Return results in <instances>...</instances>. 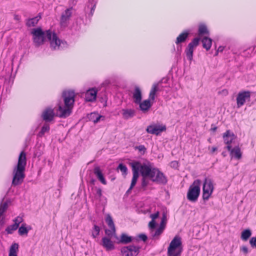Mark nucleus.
I'll list each match as a JSON object with an SVG mask.
<instances>
[{"label": "nucleus", "mask_w": 256, "mask_h": 256, "mask_svg": "<svg viewBox=\"0 0 256 256\" xmlns=\"http://www.w3.org/2000/svg\"><path fill=\"white\" fill-rule=\"evenodd\" d=\"M132 172V178L130 188L126 192V194L130 192L131 190L135 186L139 177V172L142 177H148L150 179L152 177L154 167H152L149 162L142 164L139 162H134L131 164Z\"/></svg>", "instance_id": "obj_1"}, {"label": "nucleus", "mask_w": 256, "mask_h": 256, "mask_svg": "<svg viewBox=\"0 0 256 256\" xmlns=\"http://www.w3.org/2000/svg\"><path fill=\"white\" fill-rule=\"evenodd\" d=\"M26 164V154L22 151L18 158L17 164L12 170V186H16L21 184L25 178V169Z\"/></svg>", "instance_id": "obj_2"}, {"label": "nucleus", "mask_w": 256, "mask_h": 256, "mask_svg": "<svg viewBox=\"0 0 256 256\" xmlns=\"http://www.w3.org/2000/svg\"><path fill=\"white\" fill-rule=\"evenodd\" d=\"M62 97L64 106H63L60 104H58V111L59 114L58 116L60 118H66L70 116L72 112L76 94L74 90H66L62 92Z\"/></svg>", "instance_id": "obj_3"}, {"label": "nucleus", "mask_w": 256, "mask_h": 256, "mask_svg": "<svg viewBox=\"0 0 256 256\" xmlns=\"http://www.w3.org/2000/svg\"><path fill=\"white\" fill-rule=\"evenodd\" d=\"M183 250L182 238L179 236H175L170 242L168 248V256H181Z\"/></svg>", "instance_id": "obj_4"}, {"label": "nucleus", "mask_w": 256, "mask_h": 256, "mask_svg": "<svg viewBox=\"0 0 256 256\" xmlns=\"http://www.w3.org/2000/svg\"><path fill=\"white\" fill-rule=\"evenodd\" d=\"M200 184L201 181L198 179L190 186L186 196L189 201L194 202L198 200L200 192Z\"/></svg>", "instance_id": "obj_5"}, {"label": "nucleus", "mask_w": 256, "mask_h": 256, "mask_svg": "<svg viewBox=\"0 0 256 256\" xmlns=\"http://www.w3.org/2000/svg\"><path fill=\"white\" fill-rule=\"evenodd\" d=\"M214 190L212 180L208 178H205L202 186V199L208 200L212 196Z\"/></svg>", "instance_id": "obj_6"}, {"label": "nucleus", "mask_w": 256, "mask_h": 256, "mask_svg": "<svg viewBox=\"0 0 256 256\" xmlns=\"http://www.w3.org/2000/svg\"><path fill=\"white\" fill-rule=\"evenodd\" d=\"M31 34H32L33 42L36 46H39L44 44L45 34L40 28L32 29Z\"/></svg>", "instance_id": "obj_7"}, {"label": "nucleus", "mask_w": 256, "mask_h": 256, "mask_svg": "<svg viewBox=\"0 0 256 256\" xmlns=\"http://www.w3.org/2000/svg\"><path fill=\"white\" fill-rule=\"evenodd\" d=\"M122 256H136L140 251V247L138 246L130 244L121 248Z\"/></svg>", "instance_id": "obj_8"}, {"label": "nucleus", "mask_w": 256, "mask_h": 256, "mask_svg": "<svg viewBox=\"0 0 256 256\" xmlns=\"http://www.w3.org/2000/svg\"><path fill=\"white\" fill-rule=\"evenodd\" d=\"M222 138L224 143L226 145V149L228 150H231L232 144L236 138V136L232 131L228 130L223 134Z\"/></svg>", "instance_id": "obj_9"}, {"label": "nucleus", "mask_w": 256, "mask_h": 256, "mask_svg": "<svg viewBox=\"0 0 256 256\" xmlns=\"http://www.w3.org/2000/svg\"><path fill=\"white\" fill-rule=\"evenodd\" d=\"M46 36L50 42V48L52 50L59 48L60 40L58 38L56 33L52 34L50 30H46Z\"/></svg>", "instance_id": "obj_10"}, {"label": "nucleus", "mask_w": 256, "mask_h": 256, "mask_svg": "<svg viewBox=\"0 0 256 256\" xmlns=\"http://www.w3.org/2000/svg\"><path fill=\"white\" fill-rule=\"evenodd\" d=\"M150 180L153 182L161 184H166L168 182L166 177L164 176V173L156 168H155L152 177Z\"/></svg>", "instance_id": "obj_11"}, {"label": "nucleus", "mask_w": 256, "mask_h": 256, "mask_svg": "<svg viewBox=\"0 0 256 256\" xmlns=\"http://www.w3.org/2000/svg\"><path fill=\"white\" fill-rule=\"evenodd\" d=\"M72 7L68 8L62 14L60 21V24L61 27L66 28L68 26L69 21L72 16Z\"/></svg>", "instance_id": "obj_12"}, {"label": "nucleus", "mask_w": 256, "mask_h": 256, "mask_svg": "<svg viewBox=\"0 0 256 256\" xmlns=\"http://www.w3.org/2000/svg\"><path fill=\"white\" fill-rule=\"evenodd\" d=\"M200 38H196L188 44L185 52L186 56L190 60H192L193 57V52L194 49L198 45Z\"/></svg>", "instance_id": "obj_13"}, {"label": "nucleus", "mask_w": 256, "mask_h": 256, "mask_svg": "<svg viewBox=\"0 0 256 256\" xmlns=\"http://www.w3.org/2000/svg\"><path fill=\"white\" fill-rule=\"evenodd\" d=\"M250 92L249 91H243L240 92L236 98V104L238 108L242 106L247 99H250Z\"/></svg>", "instance_id": "obj_14"}, {"label": "nucleus", "mask_w": 256, "mask_h": 256, "mask_svg": "<svg viewBox=\"0 0 256 256\" xmlns=\"http://www.w3.org/2000/svg\"><path fill=\"white\" fill-rule=\"evenodd\" d=\"M166 130V126L164 125L152 124L148 126L146 128V132L151 134L158 135L162 132Z\"/></svg>", "instance_id": "obj_15"}, {"label": "nucleus", "mask_w": 256, "mask_h": 256, "mask_svg": "<svg viewBox=\"0 0 256 256\" xmlns=\"http://www.w3.org/2000/svg\"><path fill=\"white\" fill-rule=\"evenodd\" d=\"M98 90L96 88L88 90L85 94L86 101L93 102L96 100Z\"/></svg>", "instance_id": "obj_16"}, {"label": "nucleus", "mask_w": 256, "mask_h": 256, "mask_svg": "<svg viewBox=\"0 0 256 256\" xmlns=\"http://www.w3.org/2000/svg\"><path fill=\"white\" fill-rule=\"evenodd\" d=\"M54 116V110L51 108H47L43 112L42 118L45 121L50 122L53 120Z\"/></svg>", "instance_id": "obj_17"}, {"label": "nucleus", "mask_w": 256, "mask_h": 256, "mask_svg": "<svg viewBox=\"0 0 256 256\" xmlns=\"http://www.w3.org/2000/svg\"><path fill=\"white\" fill-rule=\"evenodd\" d=\"M151 99L149 98L140 102L139 104L140 110L144 113L148 112L152 105V102H150Z\"/></svg>", "instance_id": "obj_18"}, {"label": "nucleus", "mask_w": 256, "mask_h": 256, "mask_svg": "<svg viewBox=\"0 0 256 256\" xmlns=\"http://www.w3.org/2000/svg\"><path fill=\"white\" fill-rule=\"evenodd\" d=\"M132 98L134 99V102L135 104L140 103L142 100V94L140 88L138 86H136L134 87V92H132Z\"/></svg>", "instance_id": "obj_19"}, {"label": "nucleus", "mask_w": 256, "mask_h": 256, "mask_svg": "<svg viewBox=\"0 0 256 256\" xmlns=\"http://www.w3.org/2000/svg\"><path fill=\"white\" fill-rule=\"evenodd\" d=\"M106 250H111L114 248V246L110 238L104 237L102 240V244Z\"/></svg>", "instance_id": "obj_20"}, {"label": "nucleus", "mask_w": 256, "mask_h": 256, "mask_svg": "<svg viewBox=\"0 0 256 256\" xmlns=\"http://www.w3.org/2000/svg\"><path fill=\"white\" fill-rule=\"evenodd\" d=\"M94 173L102 184L104 185L106 184V180L102 171L99 166H96L94 168Z\"/></svg>", "instance_id": "obj_21"}, {"label": "nucleus", "mask_w": 256, "mask_h": 256, "mask_svg": "<svg viewBox=\"0 0 256 256\" xmlns=\"http://www.w3.org/2000/svg\"><path fill=\"white\" fill-rule=\"evenodd\" d=\"M230 152L231 158H234L237 160H240L242 158V152L240 150V148L238 146H236L233 148H231V150H228Z\"/></svg>", "instance_id": "obj_22"}, {"label": "nucleus", "mask_w": 256, "mask_h": 256, "mask_svg": "<svg viewBox=\"0 0 256 256\" xmlns=\"http://www.w3.org/2000/svg\"><path fill=\"white\" fill-rule=\"evenodd\" d=\"M161 84V82H158L154 83L152 86L150 90L149 93L148 98L151 99L152 101H154L156 94L157 92L158 91L159 84Z\"/></svg>", "instance_id": "obj_23"}, {"label": "nucleus", "mask_w": 256, "mask_h": 256, "mask_svg": "<svg viewBox=\"0 0 256 256\" xmlns=\"http://www.w3.org/2000/svg\"><path fill=\"white\" fill-rule=\"evenodd\" d=\"M188 35L189 32L188 31L183 32L178 36L175 43L176 44H179L184 42L188 38Z\"/></svg>", "instance_id": "obj_24"}, {"label": "nucleus", "mask_w": 256, "mask_h": 256, "mask_svg": "<svg viewBox=\"0 0 256 256\" xmlns=\"http://www.w3.org/2000/svg\"><path fill=\"white\" fill-rule=\"evenodd\" d=\"M41 19V16L38 15L34 18H29L26 22V25L28 27H33L36 26L38 21Z\"/></svg>", "instance_id": "obj_25"}, {"label": "nucleus", "mask_w": 256, "mask_h": 256, "mask_svg": "<svg viewBox=\"0 0 256 256\" xmlns=\"http://www.w3.org/2000/svg\"><path fill=\"white\" fill-rule=\"evenodd\" d=\"M19 245L18 243H12L9 250L8 256H18Z\"/></svg>", "instance_id": "obj_26"}, {"label": "nucleus", "mask_w": 256, "mask_h": 256, "mask_svg": "<svg viewBox=\"0 0 256 256\" xmlns=\"http://www.w3.org/2000/svg\"><path fill=\"white\" fill-rule=\"evenodd\" d=\"M202 46L206 50H208L211 46L212 44V40L211 38L204 36L202 40Z\"/></svg>", "instance_id": "obj_27"}, {"label": "nucleus", "mask_w": 256, "mask_h": 256, "mask_svg": "<svg viewBox=\"0 0 256 256\" xmlns=\"http://www.w3.org/2000/svg\"><path fill=\"white\" fill-rule=\"evenodd\" d=\"M122 115L124 119H128L133 117L134 115V110L132 109H123Z\"/></svg>", "instance_id": "obj_28"}, {"label": "nucleus", "mask_w": 256, "mask_h": 256, "mask_svg": "<svg viewBox=\"0 0 256 256\" xmlns=\"http://www.w3.org/2000/svg\"><path fill=\"white\" fill-rule=\"evenodd\" d=\"M26 224L24 223L19 228L18 230V232L20 236H24V235L27 236L29 230H30L31 229L30 227H29V228H28L26 227Z\"/></svg>", "instance_id": "obj_29"}, {"label": "nucleus", "mask_w": 256, "mask_h": 256, "mask_svg": "<svg viewBox=\"0 0 256 256\" xmlns=\"http://www.w3.org/2000/svg\"><path fill=\"white\" fill-rule=\"evenodd\" d=\"M252 235V232L249 229L243 230L241 233L240 238L243 241H247Z\"/></svg>", "instance_id": "obj_30"}, {"label": "nucleus", "mask_w": 256, "mask_h": 256, "mask_svg": "<svg viewBox=\"0 0 256 256\" xmlns=\"http://www.w3.org/2000/svg\"><path fill=\"white\" fill-rule=\"evenodd\" d=\"M198 34L200 36L203 34H208V31L206 26L204 24H200L198 27Z\"/></svg>", "instance_id": "obj_31"}, {"label": "nucleus", "mask_w": 256, "mask_h": 256, "mask_svg": "<svg viewBox=\"0 0 256 256\" xmlns=\"http://www.w3.org/2000/svg\"><path fill=\"white\" fill-rule=\"evenodd\" d=\"M50 129V126L48 124H44L42 127V128L41 130L38 134V136H43L46 132H49Z\"/></svg>", "instance_id": "obj_32"}, {"label": "nucleus", "mask_w": 256, "mask_h": 256, "mask_svg": "<svg viewBox=\"0 0 256 256\" xmlns=\"http://www.w3.org/2000/svg\"><path fill=\"white\" fill-rule=\"evenodd\" d=\"M106 222L108 225L109 228H115V226L110 214H108L106 217Z\"/></svg>", "instance_id": "obj_33"}, {"label": "nucleus", "mask_w": 256, "mask_h": 256, "mask_svg": "<svg viewBox=\"0 0 256 256\" xmlns=\"http://www.w3.org/2000/svg\"><path fill=\"white\" fill-rule=\"evenodd\" d=\"M105 233L108 238H112L116 234V228H110L109 230H106Z\"/></svg>", "instance_id": "obj_34"}, {"label": "nucleus", "mask_w": 256, "mask_h": 256, "mask_svg": "<svg viewBox=\"0 0 256 256\" xmlns=\"http://www.w3.org/2000/svg\"><path fill=\"white\" fill-rule=\"evenodd\" d=\"M100 228L98 226L94 224V226L93 230H92V236L96 238L100 234Z\"/></svg>", "instance_id": "obj_35"}, {"label": "nucleus", "mask_w": 256, "mask_h": 256, "mask_svg": "<svg viewBox=\"0 0 256 256\" xmlns=\"http://www.w3.org/2000/svg\"><path fill=\"white\" fill-rule=\"evenodd\" d=\"M18 227L14 224L8 226L6 229V231L8 234H12L14 231L18 229Z\"/></svg>", "instance_id": "obj_36"}, {"label": "nucleus", "mask_w": 256, "mask_h": 256, "mask_svg": "<svg viewBox=\"0 0 256 256\" xmlns=\"http://www.w3.org/2000/svg\"><path fill=\"white\" fill-rule=\"evenodd\" d=\"M132 241V238L126 234H123L121 236L120 242L123 243H128Z\"/></svg>", "instance_id": "obj_37"}, {"label": "nucleus", "mask_w": 256, "mask_h": 256, "mask_svg": "<svg viewBox=\"0 0 256 256\" xmlns=\"http://www.w3.org/2000/svg\"><path fill=\"white\" fill-rule=\"evenodd\" d=\"M134 149L138 150L142 154H144L146 150V148L144 145L136 146L134 147Z\"/></svg>", "instance_id": "obj_38"}, {"label": "nucleus", "mask_w": 256, "mask_h": 256, "mask_svg": "<svg viewBox=\"0 0 256 256\" xmlns=\"http://www.w3.org/2000/svg\"><path fill=\"white\" fill-rule=\"evenodd\" d=\"M164 229V226H159V228L156 230L154 234H153V237H156L160 236L163 232Z\"/></svg>", "instance_id": "obj_39"}, {"label": "nucleus", "mask_w": 256, "mask_h": 256, "mask_svg": "<svg viewBox=\"0 0 256 256\" xmlns=\"http://www.w3.org/2000/svg\"><path fill=\"white\" fill-rule=\"evenodd\" d=\"M24 221L23 218L21 216H18L14 220V224H16L18 228L20 223Z\"/></svg>", "instance_id": "obj_40"}, {"label": "nucleus", "mask_w": 256, "mask_h": 256, "mask_svg": "<svg viewBox=\"0 0 256 256\" xmlns=\"http://www.w3.org/2000/svg\"><path fill=\"white\" fill-rule=\"evenodd\" d=\"M24 221L23 218L21 216H18L14 220V224H16L18 228L20 223Z\"/></svg>", "instance_id": "obj_41"}, {"label": "nucleus", "mask_w": 256, "mask_h": 256, "mask_svg": "<svg viewBox=\"0 0 256 256\" xmlns=\"http://www.w3.org/2000/svg\"><path fill=\"white\" fill-rule=\"evenodd\" d=\"M118 168L122 172V174L125 175L126 174L128 169L125 165L123 164H120L118 165Z\"/></svg>", "instance_id": "obj_42"}, {"label": "nucleus", "mask_w": 256, "mask_h": 256, "mask_svg": "<svg viewBox=\"0 0 256 256\" xmlns=\"http://www.w3.org/2000/svg\"><path fill=\"white\" fill-rule=\"evenodd\" d=\"M250 244L252 248H256V237H252L250 240Z\"/></svg>", "instance_id": "obj_43"}, {"label": "nucleus", "mask_w": 256, "mask_h": 256, "mask_svg": "<svg viewBox=\"0 0 256 256\" xmlns=\"http://www.w3.org/2000/svg\"><path fill=\"white\" fill-rule=\"evenodd\" d=\"M166 222V214H163L162 218V220L160 226H164Z\"/></svg>", "instance_id": "obj_44"}, {"label": "nucleus", "mask_w": 256, "mask_h": 256, "mask_svg": "<svg viewBox=\"0 0 256 256\" xmlns=\"http://www.w3.org/2000/svg\"><path fill=\"white\" fill-rule=\"evenodd\" d=\"M146 178H148V177H142V187H146L148 184V182L146 180Z\"/></svg>", "instance_id": "obj_45"}, {"label": "nucleus", "mask_w": 256, "mask_h": 256, "mask_svg": "<svg viewBox=\"0 0 256 256\" xmlns=\"http://www.w3.org/2000/svg\"><path fill=\"white\" fill-rule=\"evenodd\" d=\"M148 226L150 229H153L156 226V222L155 220H152L149 222Z\"/></svg>", "instance_id": "obj_46"}, {"label": "nucleus", "mask_w": 256, "mask_h": 256, "mask_svg": "<svg viewBox=\"0 0 256 256\" xmlns=\"http://www.w3.org/2000/svg\"><path fill=\"white\" fill-rule=\"evenodd\" d=\"M159 216V212H156L150 215V218H152V220H155L156 218H157Z\"/></svg>", "instance_id": "obj_47"}, {"label": "nucleus", "mask_w": 256, "mask_h": 256, "mask_svg": "<svg viewBox=\"0 0 256 256\" xmlns=\"http://www.w3.org/2000/svg\"><path fill=\"white\" fill-rule=\"evenodd\" d=\"M240 250L245 254H247L248 252V248L246 246H242L240 248Z\"/></svg>", "instance_id": "obj_48"}, {"label": "nucleus", "mask_w": 256, "mask_h": 256, "mask_svg": "<svg viewBox=\"0 0 256 256\" xmlns=\"http://www.w3.org/2000/svg\"><path fill=\"white\" fill-rule=\"evenodd\" d=\"M96 194L100 198L102 196V190L100 188H96Z\"/></svg>", "instance_id": "obj_49"}, {"label": "nucleus", "mask_w": 256, "mask_h": 256, "mask_svg": "<svg viewBox=\"0 0 256 256\" xmlns=\"http://www.w3.org/2000/svg\"><path fill=\"white\" fill-rule=\"evenodd\" d=\"M140 238L144 242L146 241L148 238L147 236L144 234H140Z\"/></svg>", "instance_id": "obj_50"}, {"label": "nucleus", "mask_w": 256, "mask_h": 256, "mask_svg": "<svg viewBox=\"0 0 256 256\" xmlns=\"http://www.w3.org/2000/svg\"><path fill=\"white\" fill-rule=\"evenodd\" d=\"M220 93L226 96L228 94V90H227L224 89L222 90V92H220Z\"/></svg>", "instance_id": "obj_51"}, {"label": "nucleus", "mask_w": 256, "mask_h": 256, "mask_svg": "<svg viewBox=\"0 0 256 256\" xmlns=\"http://www.w3.org/2000/svg\"><path fill=\"white\" fill-rule=\"evenodd\" d=\"M224 49V48L223 46H219L217 50L216 54H218V52H222L223 51Z\"/></svg>", "instance_id": "obj_52"}, {"label": "nucleus", "mask_w": 256, "mask_h": 256, "mask_svg": "<svg viewBox=\"0 0 256 256\" xmlns=\"http://www.w3.org/2000/svg\"><path fill=\"white\" fill-rule=\"evenodd\" d=\"M14 19L16 21H20V18L18 15H15L14 16Z\"/></svg>", "instance_id": "obj_53"}, {"label": "nucleus", "mask_w": 256, "mask_h": 256, "mask_svg": "<svg viewBox=\"0 0 256 256\" xmlns=\"http://www.w3.org/2000/svg\"><path fill=\"white\" fill-rule=\"evenodd\" d=\"M101 117H102V116H98L96 118V119L95 120H94V123H96V122H98L100 120V118H101Z\"/></svg>", "instance_id": "obj_54"}, {"label": "nucleus", "mask_w": 256, "mask_h": 256, "mask_svg": "<svg viewBox=\"0 0 256 256\" xmlns=\"http://www.w3.org/2000/svg\"><path fill=\"white\" fill-rule=\"evenodd\" d=\"M216 150H217V148L213 146L211 148V152L212 154L214 152H215Z\"/></svg>", "instance_id": "obj_55"}, {"label": "nucleus", "mask_w": 256, "mask_h": 256, "mask_svg": "<svg viewBox=\"0 0 256 256\" xmlns=\"http://www.w3.org/2000/svg\"><path fill=\"white\" fill-rule=\"evenodd\" d=\"M171 164H173V166H174L175 164L177 165L178 164V162H176V161L172 162H171Z\"/></svg>", "instance_id": "obj_56"}, {"label": "nucleus", "mask_w": 256, "mask_h": 256, "mask_svg": "<svg viewBox=\"0 0 256 256\" xmlns=\"http://www.w3.org/2000/svg\"><path fill=\"white\" fill-rule=\"evenodd\" d=\"M70 1L72 2V4H76V2H74V0H70Z\"/></svg>", "instance_id": "obj_57"}, {"label": "nucleus", "mask_w": 256, "mask_h": 256, "mask_svg": "<svg viewBox=\"0 0 256 256\" xmlns=\"http://www.w3.org/2000/svg\"><path fill=\"white\" fill-rule=\"evenodd\" d=\"M216 130V127H215V128H212V130H213L214 131H215Z\"/></svg>", "instance_id": "obj_58"}, {"label": "nucleus", "mask_w": 256, "mask_h": 256, "mask_svg": "<svg viewBox=\"0 0 256 256\" xmlns=\"http://www.w3.org/2000/svg\"><path fill=\"white\" fill-rule=\"evenodd\" d=\"M94 180H92V182L93 184L94 183Z\"/></svg>", "instance_id": "obj_59"}]
</instances>
